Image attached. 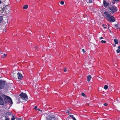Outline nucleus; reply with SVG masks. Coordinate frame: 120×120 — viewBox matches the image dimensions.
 <instances>
[{
    "mask_svg": "<svg viewBox=\"0 0 120 120\" xmlns=\"http://www.w3.org/2000/svg\"><path fill=\"white\" fill-rule=\"evenodd\" d=\"M104 14L106 16V19L109 22L111 23L115 21V19L114 17L109 14L107 12L105 11L104 12Z\"/></svg>",
    "mask_w": 120,
    "mask_h": 120,
    "instance_id": "f257e3e1",
    "label": "nucleus"
},
{
    "mask_svg": "<svg viewBox=\"0 0 120 120\" xmlns=\"http://www.w3.org/2000/svg\"><path fill=\"white\" fill-rule=\"evenodd\" d=\"M108 9L109 10V12L112 13L116 12L117 10V7L113 6H111L108 7Z\"/></svg>",
    "mask_w": 120,
    "mask_h": 120,
    "instance_id": "f03ea898",
    "label": "nucleus"
},
{
    "mask_svg": "<svg viewBox=\"0 0 120 120\" xmlns=\"http://www.w3.org/2000/svg\"><path fill=\"white\" fill-rule=\"evenodd\" d=\"M10 10L9 7L8 6H6L5 7H3L2 8V11L5 12L6 13H8Z\"/></svg>",
    "mask_w": 120,
    "mask_h": 120,
    "instance_id": "7ed1b4c3",
    "label": "nucleus"
},
{
    "mask_svg": "<svg viewBox=\"0 0 120 120\" xmlns=\"http://www.w3.org/2000/svg\"><path fill=\"white\" fill-rule=\"evenodd\" d=\"M28 98H19L18 99V103H19L20 102H23L25 101H27L28 100Z\"/></svg>",
    "mask_w": 120,
    "mask_h": 120,
    "instance_id": "20e7f679",
    "label": "nucleus"
},
{
    "mask_svg": "<svg viewBox=\"0 0 120 120\" xmlns=\"http://www.w3.org/2000/svg\"><path fill=\"white\" fill-rule=\"evenodd\" d=\"M5 82L4 81L0 80V89H3L5 85Z\"/></svg>",
    "mask_w": 120,
    "mask_h": 120,
    "instance_id": "39448f33",
    "label": "nucleus"
},
{
    "mask_svg": "<svg viewBox=\"0 0 120 120\" xmlns=\"http://www.w3.org/2000/svg\"><path fill=\"white\" fill-rule=\"evenodd\" d=\"M12 84L9 83L6 84L5 86V88L7 90H12L11 88Z\"/></svg>",
    "mask_w": 120,
    "mask_h": 120,
    "instance_id": "423d86ee",
    "label": "nucleus"
},
{
    "mask_svg": "<svg viewBox=\"0 0 120 120\" xmlns=\"http://www.w3.org/2000/svg\"><path fill=\"white\" fill-rule=\"evenodd\" d=\"M5 102V103H10L11 105L13 103V102L11 98H4Z\"/></svg>",
    "mask_w": 120,
    "mask_h": 120,
    "instance_id": "0eeeda50",
    "label": "nucleus"
},
{
    "mask_svg": "<svg viewBox=\"0 0 120 120\" xmlns=\"http://www.w3.org/2000/svg\"><path fill=\"white\" fill-rule=\"evenodd\" d=\"M19 96L20 98H28V96L26 93H23L22 92L19 95Z\"/></svg>",
    "mask_w": 120,
    "mask_h": 120,
    "instance_id": "6e6552de",
    "label": "nucleus"
},
{
    "mask_svg": "<svg viewBox=\"0 0 120 120\" xmlns=\"http://www.w3.org/2000/svg\"><path fill=\"white\" fill-rule=\"evenodd\" d=\"M103 4L105 7H107L109 5V3L106 1L104 0L103 2Z\"/></svg>",
    "mask_w": 120,
    "mask_h": 120,
    "instance_id": "1a4fd4ad",
    "label": "nucleus"
},
{
    "mask_svg": "<svg viewBox=\"0 0 120 120\" xmlns=\"http://www.w3.org/2000/svg\"><path fill=\"white\" fill-rule=\"evenodd\" d=\"M17 75L18 79L20 80H21L23 77L22 74L18 72L17 74Z\"/></svg>",
    "mask_w": 120,
    "mask_h": 120,
    "instance_id": "9d476101",
    "label": "nucleus"
},
{
    "mask_svg": "<svg viewBox=\"0 0 120 120\" xmlns=\"http://www.w3.org/2000/svg\"><path fill=\"white\" fill-rule=\"evenodd\" d=\"M1 96L3 98H10V97L7 96L3 94L2 92H0V98H2Z\"/></svg>",
    "mask_w": 120,
    "mask_h": 120,
    "instance_id": "9b49d317",
    "label": "nucleus"
},
{
    "mask_svg": "<svg viewBox=\"0 0 120 120\" xmlns=\"http://www.w3.org/2000/svg\"><path fill=\"white\" fill-rule=\"evenodd\" d=\"M4 104V99L3 98H0V105H3Z\"/></svg>",
    "mask_w": 120,
    "mask_h": 120,
    "instance_id": "f8f14e48",
    "label": "nucleus"
},
{
    "mask_svg": "<svg viewBox=\"0 0 120 120\" xmlns=\"http://www.w3.org/2000/svg\"><path fill=\"white\" fill-rule=\"evenodd\" d=\"M92 78L91 76L90 75H88L87 77V80L89 82L90 81V79Z\"/></svg>",
    "mask_w": 120,
    "mask_h": 120,
    "instance_id": "ddd939ff",
    "label": "nucleus"
},
{
    "mask_svg": "<svg viewBox=\"0 0 120 120\" xmlns=\"http://www.w3.org/2000/svg\"><path fill=\"white\" fill-rule=\"evenodd\" d=\"M120 52V46H119L118 48L116 50V52L117 53H119Z\"/></svg>",
    "mask_w": 120,
    "mask_h": 120,
    "instance_id": "4468645a",
    "label": "nucleus"
},
{
    "mask_svg": "<svg viewBox=\"0 0 120 120\" xmlns=\"http://www.w3.org/2000/svg\"><path fill=\"white\" fill-rule=\"evenodd\" d=\"M93 0H86L87 2L89 3H92Z\"/></svg>",
    "mask_w": 120,
    "mask_h": 120,
    "instance_id": "2eb2a0df",
    "label": "nucleus"
},
{
    "mask_svg": "<svg viewBox=\"0 0 120 120\" xmlns=\"http://www.w3.org/2000/svg\"><path fill=\"white\" fill-rule=\"evenodd\" d=\"M28 6L27 5H24L23 7V8L24 9H26L28 8Z\"/></svg>",
    "mask_w": 120,
    "mask_h": 120,
    "instance_id": "dca6fc26",
    "label": "nucleus"
},
{
    "mask_svg": "<svg viewBox=\"0 0 120 120\" xmlns=\"http://www.w3.org/2000/svg\"><path fill=\"white\" fill-rule=\"evenodd\" d=\"M114 41L115 44H118V42L117 40L115 39L114 40Z\"/></svg>",
    "mask_w": 120,
    "mask_h": 120,
    "instance_id": "f3484780",
    "label": "nucleus"
},
{
    "mask_svg": "<svg viewBox=\"0 0 120 120\" xmlns=\"http://www.w3.org/2000/svg\"><path fill=\"white\" fill-rule=\"evenodd\" d=\"M108 86L106 85H105L104 86V88L105 90H106L108 89Z\"/></svg>",
    "mask_w": 120,
    "mask_h": 120,
    "instance_id": "a211bd4d",
    "label": "nucleus"
},
{
    "mask_svg": "<svg viewBox=\"0 0 120 120\" xmlns=\"http://www.w3.org/2000/svg\"><path fill=\"white\" fill-rule=\"evenodd\" d=\"M55 118L54 117H52L50 118L49 120H55Z\"/></svg>",
    "mask_w": 120,
    "mask_h": 120,
    "instance_id": "6ab92c4d",
    "label": "nucleus"
},
{
    "mask_svg": "<svg viewBox=\"0 0 120 120\" xmlns=\"http://www.w3.org/2000/svg\"><path fill=\"white\" fill-rule=\"evenodd\" d=\"M81 95L83 97H86L85 94L84 93H82L81 94Z\"/></svg>",
    "mask_w": 120,
    "mask_h": 120,
    "instance_id": "aec40b11",
    "label": "nucleus"
},
{
    "mask_svg": "<svg viewBox=\"0 0 120 120\" xmlns=\"http://www.w3.org/2000/svg\"><path fill=\"white\" fill-rule=\"evenodd\" d=\"M3 20V17L0 16V23Z\"/></svg>",
    "mask_w": 120,
    "mask_h": 120,
    "instance_id": "412c9836",
    "label": "nucleus"
},
{
    "mask_svg": "<svg viewBox=\"0 0 120 120\" xmlns=\"http://www.w3.org/2000/svg\"><path fill=\"white\" fill-rule=\"evenodd\" d=\"M106 26H107L105 24H103L102 25V26L103 27L104 29L106 28Z\"/></svg>",
    "mask_w": 120,
    "mask_h": 120,
    "instance_id": "4be33fe9",
    "label": "nucleus"
},
{
    "mask_svg": "<svg viewBox=\"0 0 120 120\" xmlns=\"http://www.w3.org/2000/svg\"><path fill=\"white\" fill-rule=\"evenodd\" d=\"M7 56V54H4V55H3L2 56V57L3 58H4V57H6Z\"/></svg>",
    "mask_w": 120,
    "mask_h": 120,
    "instance_id": "5701e85b",
    "label": "nucleus"
},
{
    "mask_svg": "<svg viewBox=\"0 0 120 120\" xmlns=\"http://www.w3.org/2000/svg\"><path fill=\"white\" fill-rule=\"evenodd\" d=\"M45 60H46V61H48V60H49V61L50 60V61H51V60H50L49 59H47V58L46 57L45 58Z\"/></svg>",
    "mask_w": 120,
    "mask_h": 120,
    "instance_id": "b1692460",
    "label": "nucleus"
},
{
    "mask_svg": "<svg viewBox=\"0 0 120 120\" xmlns=\"http://www.w3.org/2000/svg\"><path fill=\"white\" fill-rule=\"evenodd\" d=\"M64 2L63 1H61L60 2V4L62 5H63L64 4Z\"/></svg>",
    "mask_w": 120,
    "mask_h": 120,
    "instance_id": "393cba45",
    "label": "nucleus"
},
{
    "mask_svg": "<svg viewBox=\"0 0 120 120\" xmlns=\"http://www.w3.org/2000/svg\"><path fill=\"white\" fill-rule=\"evenodd\" d=\"M101 42L102 43H105L106 42V41H104L102 40L101 41Z\"/></svg>",
    "mask_w": 120,
    "mask_h": 120,
    "instance_id": "a878e982",
    "label": "nucleus"
},
{
    "mask_svg": "<svg viewBox=\"0 0 120 120\" xmlns=\"http://www.w3.org/2000/svg\"><path fill=\"white\" fill-rule=\"evenodd\" d=\"M5 120H9V118H8L7 117L5 116Z\"/></svg>",
    "mask_w": 120,
    "mask_h": 120,
    "instance_id": "bb28decb",
    "label": "nucleus"
},
{
    "mask_svg": "<svg viewBox=\"0 0 120 120\" xmlns=\"http://www.w3.org/2000/svg\"><path fill=\"white\" fill-rule=\"evenodd\" d=\"M34 49H35V50H38V48L37 47V46H36L35 47H34Z\"/></svg>",
    "mask_w": 120,
    "mask_h": 120,
    "instance_id": "cd10ccee",
    "label": "nucleus"
},
{
    "mask_svg": "<svg viewBox=\"0 0 120 120\" xmlns=\"http://www.w3.org/2000/svg\"><path fill=\"white\" fill-rule=\"evenodd\" d=\"M34 108V109H35L36 110H37V107L36 106H35Z\"/></svg>",
    "mask_w": 120,
    "mask_h": 120,
    "instance_id": "c85d7f7f",
    "label": "nucleus"
},
{
    "mask_svg": "<svg viewBox=\"0 0 120 120\" xmlns=\"http://www.w3.org/2000/svg\"><path fill=\"white\" fill-rule=\"evenodd\" d=\"M15 119V118L14 116H13L12 118H11V120H14Z\"/></svg>",
    "mask_w": 120,
    "mask_h": 120,
    "instance_id": "c756f323",
    "label": "nucleus"
},
{
    "mask_svg": "<svg viewBox=\"0 0 120 120\" xmlns=\"http://www.w3.org/2000/svg\"><path fill=\"white\" fill-rule=\"evenodd\" d=\"M72 119L74 120H76V119L75 118V117H73V116H72Z\"/></svg>",
    "mask_w": 120,
    "mask_h": 120,
    "instance_id": "7c9ffc66",
    "label": "nucleus"
},
{
    "mask_svg": "<svg viewBox=\"0 0 120 120\" xmlns=\"http://www.w3.org/2000/svg\"><path fill=\"white\" fill-rule=\"evenodd\" d=\"M64 72H66L67 71V68H65L64 69Z\"/></svg>",
    "mask_w": 120,
    "mask_h": 120,
    "instance_id": "2f4dec72",
    "label": "nucleus"
},
{
    "mask_svg": "<svg viewBox=\"0 0 120 120\" xmlns=\"http://www.w3.org/2000/svg\"><path fill=\"white\" fill-rule=\"evenodd\" d=\"M82 50L83 52V53H84L85 52V50L83 49H82Z\"/></svg>",
    "mask_w": 120,
    "mask_h": 120,
    "instance_id": "473e14b6",
    "label": "nucleus"
},
{
    "mask_svg": "<svg viewBox=\"0 0 120 120\" xmlns=\"http://www.w3.org/2000/svg\"><path fill=\"white\" fill-rule=\"evenodd\" d=\"M107 104L106 103H105L104 104V105L105 106H106L107 105Z\"/></svg>",
    "mask_w": 120,
    "mask_h": 120,
    "instance_id": "72a5a7b5",
    "label": "nucleus"
},
{
    "mask_svg": "<svg viewBox=\"0 0 120 120\" xmlns=\"http://www.w3.org/2000/svg\"><path fill=\"white\" fill-rule=\"evenodd\" d=\"M113 1H116L117 2L119 1L120 0H112Z\"/></svg>",
    "mask_w": 120,
    "mask_h": 120,
    "instance_id": "f704fd0d",
    "label": "nucleus"
},
{
    "mask_svg": "<svg viewBox=\"0 0 120 120\" xmlns=\"http://www.w3.org/2000/svg\"><path fill=\"white\" fill-rule=\"evenodd\" d=\"M18 120H21V119L19 118H18Z\"/></svg>",
    "mask_w": 120,
    "mask_h": 120,
    "instance_id": "c9c22d12",
    "label": "nucleus"
},
{
    "mask_svg": "<svg viewBox=\"0 0 120 120\" xmlns=\"http://www.w3.org/2000/svg\"><path fill=\"white\" fill-rule=\"evenodd\" d=\"M103 37H100V39H103Z\"/></svg>",
    "mask_w": 120,
    "mask_h": 120,
    "instance_id": "e433bc0d",
    "label": "nucleus"
},
{
    "mask_svg": "<svg viewBox=\"0 0 120 120\" xmlns=\"http://www.w3.org/2000/svg\"><path fill=\"white\" fill-rule=\"evenodd\" d=\"M2 0H0V4L2 3Z\"/></svg>",
    "mask_w": 120,
    "mask_h": 120,
    "instance_id": "4c0bfd02",
    "label": "nucleus"
},
{
    "mask_svg": "<svg viewBox=\"0 0 120 120\" xmlns=\"http://www.w3.org/2000/svg\"><path fill=\"white\" fill-rule=\"evenodd\" d=\"M116 46V45H114H114H113V46H114V47H115Z\"/></svg>",
    "mask_w": 120,
    "mask_h": 120,
    "instance_id": "58836bf2",
    "label": "nucleus"
},
{
    "mask_svg": "<svg viewBox=\"0 0 120 120\" xmlns=\"http://www.w3.org/2000/svg\"><path fill=\"white\" fill-rule=\"evenodd\" d=\"M112 3H113V4H114L115 3V2H112Z\"/></svg>",
    "mask_w": 120,
    "mask_h": 120,
    "instance_id": "ea45409f",
    "label": "nucleus"
},
{
    "mask_svg": "<svg viewBox=\"0 0 120 120\" xmlns=\"http://www.w3.org/2000/svg\"><path fill=\"white\" fill-rule=\"evenodd\" d=\"M55 13L56 14H57V12H56V13L55 12Z\"/></svg>",
    "mask_w": 120,
    "mask_h": 120,
    "instance_id": "a19ab883",
    "label": "nucleus"
},
{
    "mask_svg": "<svg viewBox=\"0 0 120 120\" xmlns=\"http://www.w3.org/2000/svg\"><path fill=\"white\" fill-rule=\"evenodd\" d=\"M38 110H40V111H42L41 110H40V109H38Z\"/></svg>",
    "mask_w": 120,
    "mask_h": 120,
    "instance_id": "79ce46f5",
    "label": "nucleus"
},
{
    "mask_svg": "<svg viewBox=\"0 0 120 120\" xmlns=\"http://www.w3.org/2000/svg\"><path fill=\"white\" fill-rule=\"evenodd\" d=\"M99 78H100V79H101V78H100V77H99Z\"/></svg>",
    "mask_w": 120,
    "mask_h": 120,
    "instance_id": "37998d69",
    "label": "nucleus"
},
{
    "mask_svg": "<svg viewBox=\"0 0 120 120\" xmlns=\"http://www.w3.org/2000/svg\"><path fill=\"white\" fill-rule=\"evenodd\" d=\"M116 25H115V26H116V27H117V26H116Z\"/></svg>",
    "mask_w": 120,
    "mask_h": 120,
    "instance_id": "c03bdc74",
    "label": "nucleus"
}]
</instances>
